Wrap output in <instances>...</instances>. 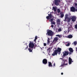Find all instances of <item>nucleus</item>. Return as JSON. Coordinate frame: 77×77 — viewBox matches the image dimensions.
Returning a JSON list of instances; mask_svg holds the SVG:
<instances>
[{"instance_id": "nucleus-37", "label": "nucleus", "mask_w": 77, "mask_h": 77, "mask_svg": "<svg viewBox=\"0 0 77 77\" xmlns=\"http://www.w3.org/2000/svg\"><path fill=\"white\" fill-rule=\"evenodd\" d=\"M61 75H63V72H62L61 73Z\"/></svg>"}, {"instance_id": "nucleus-31", "label": "nucleus", "mask_w": 77, "mask_h": 77, "mask_svg": "<svg viewBox=\"0 0 77 77\" xmlns=\"http://www.w3.org/2000/svg\"><path fill=\"white\" fill-rule=\"evenodd\" d=\"M51 27H54V25H51Z\"/></svg>"}, {"instance_id": "nucleus-42", "label": "nucleus", "mask_w": 77, "mask_h": 77, "mask_svg": "<svg viewBox=\"0 0 77 77\" xmlns=\"http://www.w3.org/2000/svg\"><path fill=\"white\" fill-rule=\"evenodd\" d=\"M76 11H77V9H76Z\"/></svg>"}, {"instance_id": "nucleus-19", "label": "nucleus", "mask_w": 77, "mask_h": 77, "mask_svg": "<svg viewBox=\"0 0 77 77\" xmlns=\"http://www.w3.org/2000/svg\"><path fill=\"white\" fill-rule=\"evenodd\" d=\"M65 61H64V63L63 64H61V66H64V65H68V64L66 63V64H65Z\"/></svg>"}, {"instance_id": "nucleus-5", "label": "nucleus", "mask_w": 77, "mask_h": 77, "mask_svg": "<svg viewBox=\"0 0 77 77\" xmlns=\"http://www.w3.org/2000/svg\"><path fill=\"white\" fill-rule=\"evenodd\" d=\"M34 43H33V42H30L29 44V48H33L34 47Z\"/></svg>"}, {"instance_id": "nucleus-32", "label": "nucleus", "mask_w": 77, "mask_h": 77, "mask_svg": "<svg viewBox=\"0 0 77 77\" xmlns=\"http://www.w3.org/2000/svg\"><path fill=\"white\" fill-rule=\"evenodd\" d=\"M53 66H55V63H54V65H53Z\"/></svg>"}, {"instance_id": "nucleus-33", "label": "nucleus", "mask_w": 77, "mask_h": 77, "mask_svg": "<svg viewBox=\"0 0 77 77\" xmlns=\"http://www.w3.org/2000/svg\"><path fill=\"white\" fill-rule=\"evenodd\" d=\"M35 39H37V36H36L35 37Z\"/></svg>"}, {"instance_id": "nucleus-36", "label": "nucleus", "mask_w": 77, "mask_h": 77, "mask_svg": "<svg viewBox=\"0 0 77 77\" xmlns=\"http://www.w3.org/2000/svg\"><path fill=\"white\" fill-rule=\"evenodd\" d=\"M75 6H77V3H75Z\"/></svg>"}, {"instance_id": "nucleus-4", "label": "nucleus", "mask_w": 77, "mask_h": 77, "mask_svg": "<svg viewBox=\"0 0 77 77\" xmlns=\"http://www.w3.org/2000/svg\"><path fill=\"white\" fill-rule=\"evenodd\" d=\"M46 35H48V36H53V31L51 30H49L48 32L46 34Z\"/></svg>"}, {"instance_id": "nucleus-27", "label": "nucleus", "mask_w": 77, "mask_h": 77, "mask_svg": "<svg viewBox=\"0 0 77 77\" xmlns=\"http://www.w3.org/2000/svg\"><path fill=\"white\" fill-rule=\"evenodd\" d=\"M58 30L59 32H61V31H62V29H61V28H59L58 29Z\"/></svg>"}, {"instance_id": "nucleus-3", "label": "nucleus", "mask_w": 77, "mask_h": 77, "mask_svg": "<svg viewBox=\"0 0 77 77\" xmlns=\"http://www.w3.org/2000/svg\"><path fill=\"white\" fill-rule=\"evenodd\" d=\"M64 21H67L68 23L70 22V21H71V17H68V14H66L65 15V19Z\"/></svg>"}, {"instance_id": "nucleus-7", "label": "nucleus", "mask_w": 77, "mask_h": 77, "mask_svg": "<svg viewBox=\"0 0 77 77\" xmlns=\"http://www.w3.org/2000/svg\"><path fill=\"white\" fill-rule=\"evenodd\" d=\"M63 56L65 57V56H68V55L69 54V52L68 51H65L64 52H63Z\"/></svg>"}, {"instance_id": "nucleus-30", "label": "nucleus", "mask_w": 77, "mask_h": 77, "mask_svg": "<svg viewBox=\"0 0 77 77\" xmlns=\"http://www.w3.org/2000/svg\"><path fill=\"white\" fill-rule=\"evenodd\" d=\"M47 45V44L46 43H44V46H46Z\"/></svg>"}, {"instance_id": "nucleus-20", "label": "nucleus", "mask_w": 77, "mask_h": 77, "mask_svg": "<svg viewBox=\"0 0 77 77\" xmlns=\"http://www.w3.org/2000/svg\"><path fill=\"white\" fill-rule=\"evenodd\" d=\"M56 36H58L60 38H61L62 37V35H56Z\"/></svg>"}, {"instance_id": "nucleus-40", "label": "nucleus", "mask_w": 77, "mask_h": 77, "mask_svg": "<svg viewBox=\"0 0 77 77\" xmlns=\"http://www.w3.org/2000/svg\"><path fill=\"white\" fill-rule=\"evenodd\" d=\"M50 48H48V50H50Z\"/></svg>"}, {"instance_id": "nucleus-39", "label": "nucleus", "mask_w": 77, "mask_h": 77, "mask_svg": "<svg viewBox=\"0 0 77 77\" xmlns=\"http://www.w3.org/2000/svg\"><path fill=\"white\" fill-rule=\"evenodd\" d=\"M76 51H77V48H76Z\"/></svg>"}, {"instance_id": "nucleus-17", "label": "nucleus", "mask_w": 77, "mask_h": 77, "mask_svg": "<svg viewBox=\"0 0 77 77\" xmlns=\"http://www.w3.org/2000/svg\"><path fill=\"white\" fill-rule=\"evenodd\" d=\"M57 23L58 24H60V20L58 19L57 20Z\"/></svg>"}, {"instance_id": "nucleus-2", "label": "nucleus", "mask_w": 77, "mask_h": 77, "mask_svg": "<svg viewBox=\"0 0 77 77\" xmlns=\"http://www.w3.org/2000/svg\"><path fill=\"white\" fill-rule=\"evenodd\" d=\"M48 16L46 17V19H47V20H49V21H50L51 23V22H53V20H54V18H52L53 16V15H52L51 14H48Z\"/></svg>"}, {"instance_id": "nucleus-38", "label": "nucleus", "mask_w": 77, "mask_h": 77, "mask_svg": "<svg viewBox=\"0 0 77 77\" xmlns=\"http://www.w3.org/2000/svg\"><path fill=\"white\" fill-rule=\"evenodd\" d=\"M34 48H34V49H35V47H35V46H34V47H33Z\"/></svg>"}, {"instance_id": "nucleus-34", "label": "nucleus", "mask_w": 77, "mask_h": 77, "mask_svg": "<svg viewBox=\"0 0 77 77\" xmlns=\"http://www.w3.org/2000/svg\"><path fill=\"white\" fill-rule=\"evenodd\" d=\"M36 39H35L34 41V42H36Z\"/></svg>"}, {"instance_id": "nucleus-14", "label": "nucleus", "mask_w": 77, "mask_h": 77, "mask_svg": "<svg viewBox=\"0 0 77 77\" xmlns=\"http://www.w3.org/2000/svg\"><path fill=\"white\" fill-rule=\"evenodd\" d=\"M68 30V32H69L70 30H73V28H72V26H70L69 27Z\"/></svg>"}, {"instance_id": "nucleus-13", "label": "nucleus", "mask_w": 77, "mask_h": 77, "mask_svg": "<svg viewBox=\"0 0 77 77\" xmlns=\"http://www.w3.org/2000/svg\"><path fill=\"white\" fill-rule=\"evenodd\" d=\"M72 60L71 58L69 57V63L70 65L72 63Z\"/></svg>"}, {"instance_id": "nucleus-6", "label": "nucleus", "mask_w": 77, "mask_h": 77, "mask_svg": "<svg viewBox=\"0 0 77 77\" xmlns=\"http://www.w3.org/2000/svg\"><path fill=\"white\" fill-rule=\"evenodd\" d=\"M60 1V0H54V4L56 6H58L59 5V3Z\"/></svg>"}, {"instance_id": "nucleus-9", "label": "nucleus", "mask_w": 77, "mask_h": 77, "mask_svg": "<svg viewBox=\"0 0 77 77\" xmlns=\"http://www.w3.org/2000/svg\"><path fill=\"white\" fill-rule=\"evenodd\" d=\"M69 51L70 52L69 53V54L70 55V54H72V53H73V51H74L73 50V49H72V48H70L69 49Z\"/></svg>"}, {"instance_id": "nucleus-18", "label": "nucleus", "mask_w": 77, "mask_h": 77, "mask_svg": "<svg viewBox=\"0 0 77 77\" xmlns=\"http://www.w3.org/2000/svg\"><path fill=\"white\" fill-rule=\"evenodd\" d=\"M48 66H49V67H51V66H53L52 65V63H51V62H48Z\"/></svg>"}, {"instance_id": "nucleus-11", "label": "nucleus", "mask_w": 77, "mask_h": 77, "mask_svg": "<svg viewBox=\"0 0 77 77\" xmlns=\"http://www.w3.org/2000/svg\"><path fill=\"white\" fill-rule=\"evenodd\" d=\"M70 11L71 12H75V8L74 7H72L70 8Z\"/></svg>"}, {"instance_id": "nucleus-29", "label": "nucleus", "mask_w": 77, "mask_h": 77, "mask_svg": "<svg viewBox=\"0 0 77 77\" xmlns=\"http://www.w3.org/2000/svg\"><path fill=\"white\" fill-rule=\"evenodd\" d=\"M66 46H67L68 47V46H69V43H68L67 45H66Z\"/></svg>"}, {"instance_id": "nucleus-26", "label": "nucleus", "mask_w": 77, "mask_h": 77, "mask_svg": "<svg viewBox=\"0 0 77 77\" xmlns=\"http://www.w3.org/2000/svg\"><path fill=\"white\" fill-rule=\"evenodd\" d=\"M73 44H74L75 45H76L77 44V42H73Z\"/></svg>"}, {"instance_id": "nucleus-12", "label": "nucleus", "mask_w": 77, "mask_h": 77, "mask_svg": "<svg viewBox=\"0 0 77 77\" xmlns=\"http://www.w3.org/2000/svg\"><path fill=\"white\" fill-rule=\"evenodd\" d=\"M71 19L72 21L74 22V21H75L76 20V17H75V16H73L72 17Z\"/></svg>"}, {"instance_id": "nucleus-10", "label": "nucleus", "mask_w": 77, "mask_h": 77, "mask_svg": "<svg viewBox=\"0 0 77 77\" xmlns=\"http://www.w3.org/2000/svg\"><path fill=\"white\" fill-rule=\"evenodd\" d=\"M42 63L43 64H45L46 65L47 63V60L46 59H44L42 60Z\"/></svg>"}, {"instance_id": "nucleus-15", "label": "nucleus", "mask_w": 77, "mask_h": 77, "mask_svg": "<svg viewBox=\"0 0 77 77\" xmlns=\"http://www.w3.org/2000/svg\"><path fill=\"white\" fill-rule=\"evenodd\" d=\"M50 38H48L47 42V45H49L50 43Z\"/></svg>"}, {"instance_id": "nucleus-25", "label": "nucleus", "mask_w": 77, "mask_h": 77, "mask_svg": "<svg viewBox=\"0 0 77 77\" xmlns=\"http://www.w3.org/2000/svg\"><path fill=\"white\" fill-rule=\"evenodd\" d=\"M57 11L58 13H60V10L59 9H57Z\"/></svg>"}, {"instance_id": "nucleus-41", "label": "nucleus", "mask_w": 77, "mask_h": 77, "mask_svg": "<svg viewBox=\"0 0 77 77\" xmlns=\"http://www.w3.org/2000/svg\"><path fill=\"white\" fill-rule=\"evenodd\" d=\"M52 44V43H51V45Z\"/></svg>"}, {"instance_id": "nucleus-1", "label": "nucleus", "mask_w": 77, "mask_h": 77, "mask_svg": "<svg viewBox=\"0 0 77 77\" xmlns=\"http://www.w3.org/2000/svg\"><path fill=\"white\" fill-rule=\"evenodd\" d=\"M61 51H62V48H58L57 50L54 51L53 53L52 54V55L53 56H54L55 55H57V53L59 54H60L61 53Z\"/></svg>"}, {"instance_id": "nucleus-8", "label": "nucleus", "mask_w": 77, "mask_h": 77, "mask_svg": "<svg viewBox=\"0 0 77 77\" xmlns=\"http://www.w3.org/2000/svg\"><path fill=\"white\" fill-rule=\"evenodd\" d=\"M58 41V38L56 37L54 38V40L52 42V43L55 44L57 41Z\"/></svg>"}, {"instance_id": "nucleus-21", "label": "nucleus", "mask_w": 77, "mask_h": 77, "mask_svg": "<svg viewBox=\"0 0 77 77\" xmlns=\"http://www.w3.org/2000/svg\"><path fill=\"white\" fill-rule=\"evenodd\" d=\"M53 8L54 9V12H56L57 11V8L53 7Z\"/></svg>"}, {"instance_id": "nucleus-22", "label": "nucleus", "mask_w": 77, "mask_h": 77, "mask_svg": "<svg viewBox=\"0 0 77 77\" xmlns=\"http://www.w3.org/2000/svg\"><path fill=\"white\" fill-rule=\"evenodd\" d=\"M28 50L29 52H32V50H33V48H29Z\"/></svg>"}, {"instance_id": "nucleus-35", "label": "nucleus", "mask_w": 77, "mask_h": 77, "mask_svg": "<svg viewBox=\"0 0 77 77\" xmlns=\"http://www.w3.org/2000/svg\"><path fill=\"white\" fill-rule=\"evenodd\" d=\"M27 47H28V46H27L26 48L25 49V50H26V49H27Z\"/></svg>"}, {"instance_id": "nucleus-24", "label": "nucleus", "mask_w": 77, "mask_h": 77, "mask_svg": "<svg viewBox=\"0 0 77 77\" xmlns=\"http://www.w3.org/2000/svg\"><path fill=\"white\" fill-rule=\"evenodd\" d=\"M63 17H64V14H61L60 17L61 18H63Z\"/></svg>"}, {"instance_id": "nucleus-16", "label": "nucleus", "mask_w": 77, "mask_h": 77, "mask_svg": "<svg viewBox=\"0 0 77 77\" xmlns=\"http://www.w3.org/2000/svg\"><path fill=\"white\" fill-rule=\"evenodd\" d=\"M72 35H68L67 37H66V38H69V39H71V38H72Z\"/></svg>"}, {"instance_id": "nucleus-28", "label": "nucleus", "mask_w": 77, "mask_h": 77, "mask_svg": "<svg viewBox=\"0 0 77 77\" xmlns=\"http://www.w3.org/2000/svg\"><path fill=\"white\" fill-rule=\"evenodd\" d=\"M75 28L76 29H77V25L76 24L75 26Z\"/></svg>"}, {"instance_id": "nucleus-23", "label": "nucleus", "mask_w": 77, "mask_h": 77, "mask_svg": "<svg viewBox=\"0 0 77 77\" xmlns=\"http://www.w3.org/2000/svg\"><path fill=\"white\" fill-rule=\"evenodd\" d=\"M51 24H56V22H54V21L52 22H51Z\"/></svg>"}]
</instances>
